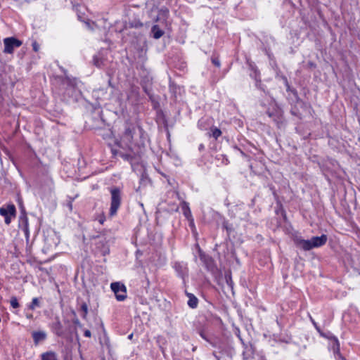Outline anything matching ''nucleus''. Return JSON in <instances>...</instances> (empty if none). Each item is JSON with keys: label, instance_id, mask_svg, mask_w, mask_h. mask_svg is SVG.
<instances>
[{"label": "nucleus", "instance_id": "f257e3e1", "mask_svg": "<svg viewBox=\"0 0 360 360\" xmlns=\"http://www.w3.org/2000/svg\"><path fill=\"white\" fill-rule=\"evenodd\" d=\"M327 239V236L323 234L321 236H314L309 240H304L300 236H295L293 241L297 248L304 251H309L313 248L323 246L326 243Z\"/></svg>", "mask_w": 360, "mask_h": 360}, {"label": "nucleus", "instance_id": "f03ea898", "mask_svg": "<svg viewBox=\"0 0 360 360\" xmlns=\"http://www.w3.org/2000/svg\"><path fill=\"white\" fill-rule=\"evenodd\" d=\"M111 202L110 207V216L112 217L117 214V212L121 205V191L117 187H114L110 190Z\"/></svg>", "mask_w": 360, "mask_h": 360}, {"label": "nucleus", "instance_id": "7ed1b4c3", "mask_svg": "<svg viewBox=\"0 0 360 360\" xmlns=\"http://www.w3.org/2000/svg\"><path fill=\"white\" fill-rule=\"evenodd\" d=\"M110 288L118 301H124L127 298V289L123 283L114 282L111 283Z\"/></svg>", "mask_w": 360, "mask_h": 360}, {"label": "nucleus", "instance_id": "20e7f679", "mask_svg": "<svg viewBox=\"0 0 360 360\" xmlns=\"http://www.w3.org/2000/svg\"><path fill=\"white\" fill-rule=\"evenodd\" d=\"M16 214V209L13 204L7 205L6 207H0V214L4 217L5 223L10 224L12 217H15Z\"/></svg>", "mask_w": 360, "mask_h": 360}, {"label": "nucleus", "instance_id": "39448f33", "mask_svg": "<svg viewBox=\"0 0 360 360\" xmlns=\"http://www.w3.org/2000/svg\"><path fill=\"white\" fill-rule=\"evenodd\" d=\"M18 227L21 229L25 236L27 240L30 238L29 222L25 210L22 207L18 219Z\"/></svg>", "mask_w": 360, "mask_h": 360}, {"label": "nucleus", "instance_id": "423d86ee", "mask_svg": "<svg viewBox=\"0 0 360 360\" xmlns=\"http://www.w3.org/2000/svg\"><path fill=\"white\" fill-rule=\"evenodd\" d=\"M113 95L112 89L99 88L93 91V96L98 101H108L110 100Z\"/></svg>", "mask_w": 360, "mask_h": 360}, {"label": "nucleus", "instance_id": "0eeeda50", "mask_svg": "<svg viewBox=\"0 0 360 360\" xmlns=\"http://www.w3.org/2000/svg\"><path fill=\"white\" fill-rule=\"evenodd\" d=\"M4 52L6 53H12L15 48H18L22 45V41L14 37H8L4 39Z\"/></svg>", "mask_w": 360, "mask_h": 360}, {"label": "nucleus", "instance_id": "6e6552de", "mask_svg": "<svg viewBox=\"0 0 360 360\" xmlns=\"http://www.w3.org/2000/svg\"><path fill=\"white\" fill-rule=\"evenodd\" d=\"M135 131L136 127L134 124L129 122H126L124 127V131L122 135L123 140L129 143H131L133 142L134 134Z\"/></svg>", "mask_w": 360, "mask_h": 360}, {"label": "nucleus", "instance_id": "1a4fd4ad", "mask_svg": "<svg viewBox=\"0 0 360 360\" xmlns=\"http://www.w3.org/2000/svg\"><path fill=\"white\" fill-rule=\"evenodd\" d=\"M32 338L35 345L39 342L43 341L46 338V334L43 331H34L32 333Z\"/></svg>", "mask_w": 360, "mask_h": 360}, {"label": "nucleus", "instance_id": "9d476101", "mask_svg": "<svg viewBox=\"0 0 360 360\" xmlns=\"http://www.w3.org/2000/svg\"><path fill=\"white\" fill-rule=\"evenodd\" d=\"M187 296L188 297V305L192 309L196 308L198 304V298L191 293H187Z\"/></svg>", "mask_w": 360, "mask_h": 360}, {"label": "nucleus", "instance_id": "9b49d317", "mask_svg": "<svg viewBox=\"0 0 360 360\" xmlns=\"http://www.w3.org/2000/svg\"><path fill=\"white\" fill-rule=\"evenodd\" d=\"M181 207L183 211L184 215L186 217V219H190L191 218V212L188 206V203H187L185 201H183L181 204Z\"/></svg>", "mask_w": 360, "mask_h": 360}, {"label": "nucleus", "instance_id": "f8f14e48", "mask_svg": "<svg viewBox=\"0 0 360 360\" xmlns=\"http://www.w3.org/2000/svg\"><path fill=\"white\" fill-rule=\"evenodd\" d=\"M151 31L155 39H160L164 34V32L157 25L152 27Z\"/></svg>", "mask_w": 360, "mask_h": 360}, {"label": "nucleus", "instance_id": "ddd939ff", "mask_svg": "<svg viewBox=\"0 0 360 360\" xmlns=\"http://www.w3.org/2000/svg\"><path fill=\"white\" fill-rule=\"evenodd\" d=\"M198 333L202 339H204L205 341H207L208 343H210L212 346L217 347V341L207 337L205 335L204 330H200Z\"/></svg>", "mask_w": 360, "mask_h": 360}, {"label": "nucleus", "instance_id": "4468645a", "mask_svg": "<svg viewBox=\"0 0 360 360\" xmlns=\"http://www.w3.org/2000/svg\"><path fill=\"white\" fill-rule=\"evenodd\" d=\"M267 115L269 117L272 118V120L275 122H278L280 118V112L278 110L275 109L273 111L267 110L266 112Z\"/></svg>", "mask_w": 360, "mask_h": 360}, {"label": "nucleus", "instance_id": "2eb2a0df", "mask_svg": "<svg viewBox=\"0 0 360 360\" xmlns=\"http://www.w3.org/2000/svg\"><path fill=\"white\" fill-rule=\"evenodd\" d=\"M41 360H57V358L54 352H49L42 354Z\"/></svg>", "mask_w": 360, "mask_h": 360}, {"label": "nucleus", "instance_id": "dca6fc26", "mask_svg": "<svg viewBox=\"0 0 360 360\" xmlns=\"http://www.w3.org/2000/svg\"><path fill=\"white\" fill-rule=\"evenodd\" d=\"M39 299L38 297H34L32 299L31 303L28 305V309L30 310H34L36 307H39Z\"/></svg>", "mask_w": 360, "mask_h": 360}, {"label": "nucleus", "instance_id": "f3484780", "mask_svg": "<svg viewBox=\"0 0 360 360\" xmlns=\"http://www.w3.org/2000/svg\"><path fill=\"white\" fill-rule=\"evenodd\" d=\"M210 131L212 133L211 136L214 137L215 139H217L221 135V131L219 128L215 127H212L210 129Z\"/></svg>", "mask_w": 360, "mask_h": 360}, {"label": "nucleus", "instance_id": "a211bd4d", "mask_svg": "<svg viewBox=\"0 0 360 360\" xmlns=\"http://www.w3.org/2000/svg\"><path fill=\"white\" fill-rule=\"evenodd\" d=\"M81 311L83 312L82 316L83 319H86L88 314V305L86 302H82L81 304Z\"/></svg>", "mask_w": 360, "mask_h": 360}, {"label": "nucleus", "instance_id": "6ab92c4d", "mask_svg": "<svg viewBox=\"0 0 360 360\" xmlns=\"http://www.w3.org/2000/svg\"><path fill=\"white\" fill-rule=\"evenodd\" d=\"M10 303H11V306L14 309H17L20 307L18 300L17 297L15 296H13L11 298Z\"/></svg>", "mask_w": 360, "mask_h": 360}, {"label": "nucleus", "instance_id": "aec40b11", "mask_svg": "<svg viewBox=\"0 0 360 360\" xmlns=\"http://www.w3.org/2000/svg\"><path fill=\"white\" fill-rule=\"evenodd\" d=\"M309 319H310V321H311L312 324L314 326L315 328L316 329V330L320 333V335L323 337H325V335L323 334V333L321 331L320 327L318 326V324L316 323V322L314 320V319L309 316Z\"/></svg>", "mask_w": 360, "mask_h": 360}, {"label": "nucleus", "instance_id": "412c9836", "mask_svg": "<svg viewBox=\"0 0 360 360\" xmlns=\"http://www.w3.org/2000/svg\"><path fill=\"white\" fill-rule=\"evenodd\" d=\"M94 65L98 68H101L103 65V62L102 60L99 59L97 56L94 58Z\"/></svg>", "mask_w": 360, "mask_h": 360}, {"label": "nucleus", "instance_id": "4be33fe9", "mask_svg": "<svg viewBox=\"0 0 360 360\" xmlns=\"http://www.w3.org/2000/svg\"><path fill=\"white\" fill-rule=\"evenodd\" d=\"M225 278H226V281L227 283V284L231 287V288H233V281L231 279V274H226L225 275Z\"/></svg>", "mask_w": 360, "mask_h": 360}, {"label": "nucleus", "instance_id": "5701e85b", "mask_svg": "<svg viewBox=\"0 0 360 360\" xmlns=\"http://www.w3.org/2000/svg\"><path fill=\"white\" fill-rule=\"evenodd\" d=\"M96 220L98 221V222L101 224H103V223L105 222V214L104 213H101L100 215H98L96 219Z\"/></svg>", "mask_w": 360, "mask_h": 360}, {"label": "nucleus", "instance_id": "b1692460", "mask_svg": "<svg viewBox=\"0 0 360 360\" xmlns=\"http://www.w3.org/2000/svg\"><path fill=\"white\" fill-rule=\"evenodd\" d=\"M212 63L215 66H217V67H219L220 66V62H219V60L217 58H212Z\"/></svg>", "mask_w": 360, "mask_h": 360}, {"label": "nucleus", "instance_id": "393cba45", "mask_svg": "<svg viewBox=\"0 0 360 360\" xmlns=\"http://www.w3.org/2000/svg\"><path fill=\"white\" fill-rule=\"evenodd\" d=\"M54 326H55V328L58 330H61L62 329V324L60 323V321H57L55 323H54Z\"/></svg>", "mask_w": 360, "mask_h": 360}, {"label": "nucleus", "instance_id": "a878e982", "mask_svg": "<svg viewBox=\"0 0 360 360\" xmlns=\"http://www.w3.org/2000/svg\"><path fill=\"white\" fill-rule=\"evenodd\" d=\"M120 156L123 158L124 160H129L131 158L130 155L124 153H121Z\"/></svg>", "mask_w": 360, "mask_h": 360}, {"label": "nucleus", "instance_id": "bb28decb", "mask_svg": "<svg viewBox=\"0 0 360 360\" xmlns=\"http://www.w3.org/2000/svg\"><path fill=\"white\" fill-rule=\"evenodd\" d=\"M32 46H33V50L34 51H38V49H39V45L37 44V43L36 41H34L33 44H32Z\"/></svg>", "mask_w": 360, "mask_h": 360}, {"label": "nucleus", "instance_id": "cd10ccee", "mask_svg": "<svg viewBox=\"0 0 360 360\" xmlns=\"http://www.w3.org/2000/svg\"><path fill=\"white\" fill-rule=\"evenodd\" d=\"M333 339L335 341V344L336 345L337 349L339 350L340 345H339V342H338V339L335 337H333Z\"/></svg>", "mask_w": 360, "mask_h": 360}, {"label": "nucleus", "instance_id": "c85d7f7f", "mask_svg": "<svg viewBox=\"0 0 360 360\" xmlns=\"http://www.w3.org/2000/svg\"><path fill=\"white\" fill-rule=\"evenodd\" d=\"M84 336L87 337V338H90L91 335V331L89 330H86L84 331Z\"/></svg>", "mask_w": 360, "mask_h": 360}, {"label": "nucleus", "instance_id": "c756f323", "mask_svg": "<svg viewBox=\"0 0 360 360\" xmlns=\"http://www.w3.org/2000/svg\"><path fill=\"white\" fill-rule=\"evenodd\" d=\"M108 86L110 87V89H112V90L113 91L114 86H113V85L112 84L111 79H110L108 80Z\"/></svg>", "mask_w": 360, "mask_h": 360}, {"label": "nucleus", "instance_id": "7c9ffc66", "mask_svg": "<svg viewBox=\"0 0 360 360\" xmlns=\"http://www.w3.org/2000/svg\"><path fill=\"white\" fill-rule=\"evenodd\" d=\"M26 318L28 319H33V315L32 314H26Z\"/></svg>", "mask_w": 360, "mask_h": 360}, {"label": "nucleus", "instance_id": "2f4dec72", "mask_svg": "<svg viewBox=\"0 0 360 360\" xmlns=\"http://www.w3.org/2000/svg\"><path fill=\"white\" fill-rule=\"evenodd\" d=\"M68 206L69 209L70 210H72V203L71 201L68 202Z\"/></svg>", "mask_w": 360, "mask_h": 360}, {"label": "nucleus", "instance_id": "473e14b6", "mask_svg": "<svg viewBox=\"0 0 360 360\" xmlns=\"http://www.w3.org/2000/svg\"><path fill=\"white\" fill-rule=\"evenodd\" d=\"M188 220L190 221V225H191V226H194V223H193V218L191 217V218H190V219H188Z\"/></svg>", "mask_w": 360, "mask_h": 360}, {"label": "nucleus", "instance_id": "72a5a7b5", "mask_svg": "<svg viewBox=\"0 0 360 360\" xmlns=\"http://www.w3.org/2000/svg\"><path fill=\"white\" fill-rule=\"evenodd\" d=\"M203 149H204V145H203V144H200V145L199 146V150H203Z\"/></svg>", "mask_w": 360, "mask_h": 360}, {"label": "nucleus", "instance_id": "f704fd0d", "mask_svg": "<svg viewBox=\"0 0 360 360\" xmlns=\"http://www.w3.org/2000/svg\"><path fill=\"white\" fill-rule=\"evenodd\" d=\"M213 355H214V356L217 359H219L218 356L215 354V353H214V352L213 353Z\"/></svg>", "mask_w": 360, "mask_h": 360}, {"label": "nucleus", "instance_id": "c9c22d12", "mask_svg": "<svg viewBox=\"0 0 360 360\" xmlns=\"http://www.w3.org/2000/svg\"><path fill=\"white\" fill-rule=\"evenodd\" d=\"M224 227H225L226 229V230H228V227L226 226V225L225 224H224Z\"/></svg>", "mask_w": 360, "mask_h": 360}, {"label": "nucleus", "instance_id": "e433bc0d", "mask_svg": "<svg viewBox=\"0 0 360 360\" xmlns=\"http://www.w3.org/2000/svg\"><path fill=\"white\" fill-rule=\"evenodd\" d=\"M132 336H133V335H132V334H131L130 335H129V338H130V339H131V338H132Z\"/></svg>", "mask_w": 360, "mask_h": 360}, {"label": "nucleus", "instance_id": "4c0bfd02", "mask_svg": "<svg viewBox=\"0 0 360 360\" xmlns=\"http://www.w3.org/2000/svg\"><path fill=\"white\" fill-rule=\"evenodd\" d=\"M195 349H196V347H193V352H194V351H195Z\"/></svg>", "mask_w": 360, "mask_h": 360}, {"label": "nucleus", "instance_id": "58836bf2", "mask_svg": "<svg viewBox=\"0 0 360 360\" xmlns=\"http://www.w3.org/2000/svg\"><path fill=\"white\" fill-rule=\"evenodd\" d=\"M342 360H345V359H343Z\"/></svg>", "mask_w": 360, "mask_h": 360}]
</instances>
